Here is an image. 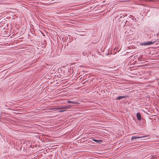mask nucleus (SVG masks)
<instances>
[{"mask_svg":"<svg viewBox=\"0 0 159 159\" xmlns=\"http://www.w3.org/2000/svg\"><path fill=\"white\" fill-rule=\"evenodd\" d=\"M149 136H150V135H145V136H133L131 138V140H133L134 139L144 138H145V137H149Z\"/></svg>","mask_w":159,"mask_h":159,"instance_id":"f03ea898","label":"nucleus"},{"mask_svg":"<svg viewBox=\"0 0 159 159\" xmlns=\"http://www.w3.org/2000/svg\"><path fill=\"white\" fill-rule=\"evenodd\" d=\"M66 108L65 106H63L61 105L59 106L58 107H55L54 108H52L51 109V110H53L55 109L56 110H60L61 109H65V108Z\"/></svg>","mask_w":159,"mask_h":159,"instance_id":"7ed1b4c3","label":"nucleus"},{"mask_svg":"<svg viewBox=\"0 0 159 159\" xmlns=\"http://www.w3.org/2000/svg\"><path fill=\"white\" fill-rule=\"evenodd\" d=\"M65 106L66 108H65V109H66V108H68L70 106V105H64V106Z\"/></svg>","mask_w":159,"mask_h":159,"instance_id":"0eeeda50","label":"nucleus"},{"mask_svg":"<svg viewBox=\"0 0 159 159\" xmlns=\"http://www.w3.org/2000/svg\"><path fill=\"white\" fill-rule=\"evenodd\" d=\"M155 42V41H148L147 42H144L140 43V45L141 46L150 45L153 44Z\"/></svg>","mask_w":159,"mask_h":159,"instance_id":"f257e3e1","label":"nucleus"},{"mask_svg":"<svg viewBox=\"0 0 159 159\" xmlns=\"http://www.w3.org/2000/svg\"><path fill=\"white\" fill-rule=\"evenodd\" d=\"M127 97L126 95L124 96H120L117 97L116 99V100H120L122 98H125Z\"/></svg>","mask_w":159,"mask_h":159,"instance_id":"39448f33","label":"nucleus"},{"mask_svg":"<svg viewBox=\"0 0 159 159\" xmlns=\"http://www.w3.org/2000/svg\"><path fill=\"white\" fill-rule=\"evenodd\" d=\"M93 140L94 142H97V143H98L99 141V140H98L96 139H93Z\"/></svg>","mask_w":159,"mask_h":159,"instance_id":"6e6552de","label":"nucleus"},{"mask_svg":"<svg viewBox=\"0 0 159 159\" xmlns=\"http://www.w3.org/2000/svg\"><path fill=\"white\" fill-rule=\"evenodd\" d=\"M136 117H137V119L139 120L140 121L141 120V115L139 112H138L136 114Z\"/></svg>","mask_w":159,"mask_h":159,"instance_id":"20e7f679","label":"nucleus"},{"mask_svg":"<svg viewBox=\"0 0 159 159\" xmlns=\"http://www.w3.org/2000/svg\"><path fill=\"white\" fill-rule=\"evenodd\" d=\"M67 102L68 103H72L74 104H78V102H77L69 100L67 101Z\"/></svg>","mask_w":159,"mask_h":159,"instance_id":"423d86ee","label":"nucleus"},{"mask_svg":"<svg viewBox=\"0 0 159 159\" xmlns=\"http://www.w3.org/2000/svg\"><path fill=\"white\" fill-rule=\"evenodd\" d=\"M11 103H11V102H10V103H9V104H8V105H9V106H12V105L11 104Z\"/></svg>","mask_w":159,"mask_h":159,"instance_id":"9b49d317","label":"nucleus"},{"mask_svg":"<svg viewBox=\"0 0 159 159\" xmlns=\"http://www.w3.org/2000/svg\"><path fill=\"white\" fill-rule=\"evenodd\" d=\"M4 106L5 107H9V106L8 105H7V104H4Z\"/></svg>","mask_w":159,"mask_h":159,"instance_id":"9d476101","label":"nucleus"},{"mask_svg":"<svg viewBox=\"0 0 159 159\" xmlns=\"http://www.w3.org/2000/svg\"><path fill=\"white\" fill-rule=\"evenodd\" d=\"M60 110L59 111V112H63L65 111L66 110H63V109H61V110Z\"/></svg>","mask_w":159,"mask_h":159,"instance_id":"1a4fd4ad","label":"nucleus"}]
</instances>
